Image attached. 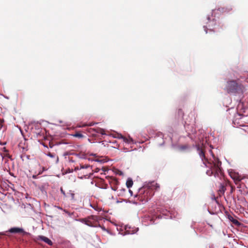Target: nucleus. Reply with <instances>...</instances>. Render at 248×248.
<instances>
[{"label": "nucleus", "mask_w": 248, "mask_h": 248, "mask_svg": "<svg viewBox=\"0 0 248 248\" xmlns=\"http://www.w3.org/2000/svg\"><path fill=\"white\" fill-rule=\"evenodd\" d=\"M214 160L210 162V163H207L204 162V164L209 168L211 170L207 171V174L210 176L214 174H218L221 172V162L219 161L218 158H216L214 155H213Z\"/></svg>", "instance_id": "1"}, {"label": "nucleus", "mask_w": 248, "mask_h": 248, "mask_svg": "<svg viewBox=\"0 0 248 248\" xmlns=\"http://www.w3.org/2000/svg\"><path fill=\"white\" fill-rule=\"evenodd\" d=\"M243 86L238 83L236 80H231L227 82L225 90L229 93H235L242 92Z\"/></svg>", "instance_id": "2"}, {"label": "nucleus", "mask_w": 248, "mask_h": 248, "mask_svg": "<svg viewBox=\"0 0 248 248\" xmlns=\"http://www.w3.org/2000/svg\"><path fill=\"white\" fill-rule=\"evenodd\" d=\"M160 187L159 184L155 182H152L151 183L148 184L147 186V189L145 190L146 187L143 188V199L145 201H147L150 197H152L154 195V193L151 191L150 189H156L157 190Z\"/></svg>", "instance_id": "3"}, {"label": "nucleus", "mask_w": 248, "mask_h": 248, "mask_svg": "<svg viewBox=\"0 0 248 248\" xmlns=\"http://www.w3.org/2000/svg\"><path fill=\"white\" fill-rule=\"evenodd\" d=\"M80 220L82 222L91 227H96L98 224L94 218H81Z\"/></svg>", "instance_id": "4"}, {"label": "nucleus", "mask_w": 248, "mask_h": 248, "mask_svg": "<svg viewBox=\"0 0 248 248\" xmlns=\"http://www.w3.org/2000/svg\"><path fill=\"white\" fill-rule=\"evenodd\" d=\"M197 150L203 163H204V162H205V163H210V161L208 160V159L206 157L205 155V152L204 149L198 146L197 147Z\"/></svg>", "instance_id": "5"}, {"label": "nucleus", "mask_w": 248, "mask_h": 248, "mask_svg": "<svg viewBox=\"0 0 248 248\" xmlns=\"http://www.w3.org/2000/svg\"><path fill=\"white\" fill-rule=\"evenodd\" d=\"M230 221L232 222L233 226L240 227L243 226V224L238 221L235 218H228Z\"/></svg>", "instance_id": "6"}, {"label": "nucleus", "mask_w": 248, "mask_h": 248, "mask_svg": "<svg viewBox=\"0 0 248 248\" xmlns=\"http://www.w3.org/2000/svg\"><path fill=\"white\" fill-rule=\"evenodd\" d=\"M38 239L45 242L49 246H52L53 244L52 242L49 239L44 236H39Z\"/></svg>", "instance_id": "7"}, {"label": "nucleus", "mask_w": 248, "mask_h": 248, "mask_svg": "<svg viewBox=\"0 0 248 248\" xmlns=\"http://www.w3.org/2000/svg\"><path fill=\"white\" fill-rule=\"evenodd\" d=\"M227 185V183H224V184H221L220 188L218 190V194L220 196L223 195L225 191H226V186Z\"/></svg>", "instance_id": "8"}, {"label": "nucleus", "mask_w": 248, "mask_h": 248, "mask_svg": "<svg viewBox=\"0 0 248 248\" xmlns=\"http://www.w3.org/2000/svg\"><path fill=\"white\" fill-rule=\"evenodd\" d=\"M11 233H22L24 232L23 230L19 228H12L8 231Z\"/></svg>", "instance_id": "9"}, {"label": "nucleus", "mask_w": 248, "mask_h": 248, "mask_svg": "<svg viewBox=\"0 0 248 248\" xmlns=\"http://www.w3.org/2000/svg\"><path fill=\"white\" fill-rule=\"evenodd\" d=\"M108 181L111 186L118 185L119 184L118 180L114 177H109Z\"/></svg>", "instance_id": "10"}, {"label": "nucleus", "mask_w": 248, "mask_h": 248, "mask_svg": "<svg viewBox=\"0 0 248 248\" xmlns=\"http://www.w3.org/2000/svg\"><path fill=\"white\" fill-rule=\"evenodd\" d=\"M95 133H100L102 135L106 134L105 130L99 127L95 128Z\"/></svg>", "instance_id": "11"}, {"label": "nucleus", "mask_w": 248, "mask_h": 248, "mask_svg": "<svg viewBox=\"0 0 248 248\" xmlns=\"http://www.w3.org/2000/svg\"><path fill=\"white\" fill-rule=\"evenodd\" d=\"M47 155L48 156H49V157H50L51 158H55L56 162L58 161V160H59L58 156L57 155H56L55 154L48 152V154H47Z\"/></svg>", "instance_id": "12"}, {"label": "nucleus", "mask_w": 248, "mask_h": 248, "mask_svg": "<svg viewBox=\"0 0 248 248\" xmlns=\"http://www.w3.org/2000/svg\"><path fill=\"white\" fill-rule=\"evenodd\" d=\"M133 184V181H132V179L128 178L127 180L126 183V185L127 187L128 188H130V187H132Z\"/></svg>", "instance_id": "13"}, {"label": "nucleus", "mask_w": 248, "mask_h": 248, "mask_svg": "<svg viewBox=\"0 0 248 248\" xmlns=\"http://www.w3.org/2000/svg\"><path fill=\"white\" fill-rule=\"evenodd\" d=\"M71 198V200L73 201H75V194L74 193L72 192L71 191H70L69 192H68L67 193V196Z\"/></svg>", "instance_id": "14"}, {"label": "nucleus", "mask_w": 248, "mask_h": 248, "mask_svg": "<svg viewBox=\"0 0 248 248\" xmlns=\"http://www.w3.org/2000/svg\"><path fill=\"white\" fill-rule=\"evenodd\" d=\"M88 132L93 136H95V128H90L88 129Z\"/></svg>", "instance_id": "15"}, {"label": "nucleus", "mask_w": 248, "mask_h": 248, "mask_svg": "<svg viewBox=\"0 0 248 248\" xmlns=\"http://www.w3.org/2000/svg\"><path fill=\"white\" fill-rule=\"evenodd\" d=\"M45 170H46L45 168L44 167H43V168H42V170H40L38 172V174H37V175H33L32 176V178H34V179H36V178H37V175H39V174H42V172H43Z\"/></svg>", "instance_id": "16"}, {"label": "nucleus", "mask_w": 248, "mask_h": 248, "mask_svg": "<svg viewBox=\"0 0 248 248\" xmlns=\"http://www.w3.org/2000/svg\"><path fill=\"white\" fill-rule=\"evenodd\" d=\"M73 136L75 137H77V138H82L84 137V136L82 134H81V133H78V132L76 133L75 134L73 135Z\"/></svg>", "instance_id": "17"}, {"label": "nucleus", "mask_w": 248, "mask_h": 248, "mask_svg": "<svg viewBox=\"0 0 248 248\" xmlns=\"http://www.w3.org/2000/svg\"><path fill=\"white\" fill-rule=\"evenodd\" d=\"M120 138L123 139V140L125 142H130V141L132 140L131 139L128 140L127 138L124 137L121 135H120Z\"/></svg>", "instance_id": "18"}, {"label": "nucleus", "mask_w": 248, "mask_h": 248, "mask_svg": "<svg viewBox=\"0 0 248 248\" xmlns=\"http://www.w3.org/2000/svg\"><path fill=\"white\" fill-rule=\"evenodd\" d=\"M232 178L234 179L236 184L237 183L236 182H239L241 180V179L240 178L239 176L234 177H232Z\"/></svg>", "instance_id": "19"}, {"label": "nucleus", "mask_w": 248, "mask_h": 248, "mask_svg": "<svg viewBox=\"0 0 248 248\" xmlns=\"http://www.w3.org/2000/svg\"><path fill=\"white\" fill-rule=\"evenodd\" d=\"M188 148V146L187 145H183L180 147V149L181 150H185Z\"/></svg>", "instance_id": "20"}, {"label": "nucleus", "mask_w": 248, "mask_h": 248, "mask_svg": "<svg viewBox=\"0 0 248 248\" xmlns=\"http://www.w3.org/2000/svg\"><path fill=\"white\" fill-rule=\"evenodd\" d=\"M60 191L61 192V193L62 194V195L64 196V197H66L67 196V194H66L65 193V191L63 190V188L62 187H61L60 188Z\"/></svg>", "instance_id": "21"}, {"label": "nucleus", "mask_w": 248, "mask_h": 248, "mask_svg": "<svg viewBox=\"0 0 248 248\" xmlns=\"http://www.w3.org/2000/svg\"><path fill=\"white\" fill-rule=\"evenodd\" d=\"M117 185H112V186H111V189L114 190V191H116L118 187H117Z\"/></svg>", "instance_id": "22"}, {"label": "nucleus", "mask_w": 248, "mask_h": 248, "mask_svg": "<svg viewBox=\"0 0 248 248\" xmlns=\"http://www.w3.org/2000/svg\"><path fill=\"white\" fill-rule=\"evenodd\" d=\"M29 209H30L31 211H32V207L31 206L30 204H29L27 207Z\"/></svg>", "instance_id": "23"}, {"label": "nucleus", "mask_w": 248, "mask_h": 248, "mask_svg": "<svg viewBox=\"0 0 248 248\" xmlns=\"http://www.w3.org/2000/svg\"><path fill=\"white\" fill-rule=\"evenodd\" d=\"M49 146L50 148H52L53 147V144L50 142L49 143Z\"/></svg>", "instance_id": "24"}, {"label": "nucleus", "mask_w": 248, "mask_h": 248, "mask_svg": "<svg viewBox=\"0 0 248 248\" xmlns=\"http://www.w3.org/2000/svg\"><path fill=\"white\" fill-rule=\"evenodd\" d=\"M94 124V123H92L89 124H86V125L92 126V125H93ZM86 126V125H83V126Z\"/></svg>", "instance_id": "25"}, {"label": "nucleus", "mask_w": 248, "mask_h": 248, "mask_svg": "<svg viewBox=\"0 0 248 248\" xmlns=\"http://www.w3.org/2000/svg\"><path fill=\"white\" fill-rule=\"evenodd\" d=\"M109 219H110V218H109ZM108 220H109L110 222H111L112 223H114V222L113 221L111 220L110 219H108ZM114 224L115 225H117V224L116 223H114Z\"/></svg>", "instance_id": "26"}, {"label": "nucleus", "mask_w": 248, "mask_h": 248, "mask_svg": "<svg viewBox=\"0 0 248 248\" xmlns=\"http://www.w3.org/2000/svg\"><path fill=\"white\" fill-rule=\"evenodd\" d=\"M156 217H161V215H157L156 216Z\"/></svg>", "instance_id": "27"}, {"label": "nucleus", "mask_w": 248, "mask_h": 248, "mask_svg": "<svg viewBox=\"0 0 248 248\" xmlns=\"http://www.w3.org/2000/svg\"><path fill=\"white\" fill-rule=\"evenodd\" d=\"M0 234H1V235H5V234L4 233H3V232L0 233Z\"/></svg>", "instance_id": "28"}, {"label": "nucleus", "mask_w": 248, "mask_h": 248, "mask_svg": "<svg viewBox=\"0 0 248 248\" xmlns=\"http://www.w3.org/2000/svg\"><path fill=\"white\" fill-rule=\"evenodd\" d=\"M233 187H232V189H231V192H232V191H233Z\"/></svg>", "instance_id": "29"}, {"label": "nucleus", "mask_w": 248, "mask_h": 248, "mask_svg": "<svg viewBox=\"0 0 248 248\" xmlns=\"http://www.w3.org/2000/svg\"><path fill=\"white\" fill-rule=\"evenodd\" d=\"M89 217H94V216L92 215V216H90Z\"/></svg>", "instance_id": "30"}, {"label": "nucleus", "mask_w": 248, "mask_h": 248, "mask_svg": "<svg viewBox=\"0 0 248 248\" xmlns=\"http://www.w3.org/2000/svg\"><path fill=\"white\" fill-rule=\"evenodd\" d=\"M142 189H140V193H141L142 192Z\"/></svg>", "instance_id": "31"}, {"label": "nucleus", "mask_w": 248, "mask_h": 248, "mask_svg": "<svg viewBox=\"0 0 248 248\" xmlns=\"http://www.w3.org/2000/svg\"><path fill=\"white\" fill-rule=\"evenodd\" d=\"M81 168H84V167L83 166H81Z\"/></svg>", "instance_id": "32"}]
</instances>
